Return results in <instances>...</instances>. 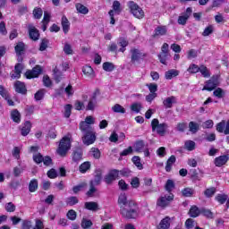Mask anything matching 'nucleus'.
<instances>
[{"instance_id": "53", "label": "nucleus", "mask_w": 229, "mask_h": 229, "mask_svg": "<svg viewBox=\"0 0 229 229\" xmlns=\"http://www.w3.org/2000/svg\"><path fill=\"white\" fill-rule=\"evenodd\" d=\"M187 71L191 74H196V72H199V66L197 64H191Z\"/></svg>"}, {"instance_id": "27", "label": "nucleus", "mask_w": 229, "mask_h": 229, "mask_svg": "<svg viewBox=\"0 0 229 229\" xmlns=\"http://www.w3.org/2000/svg\"><path fill=\"white\" fill-rule=\"evenodd\" d=\"M75 8L79 13H81L82 15H87L89 13V8H87L85 5L82 4H76Z\"/></svg>"}, {"instance_id": "9", "label": "nucleus", "mask_w": 229, "mask_h": 229, "mask_svg": "<svg viewBox=\"0 0 229 229\" xmlns=\"http://www.w3.org/2000/svg\"><path fill=\"white\" fill-rule=\"evenodd\" d=\"M42 74V67L40 65H37L31 71H27L25 72V76L28 80H31V78H38Z\"/></svg>"}, {"instance_id": "14", "label": "nucleus", "mask_w": 229, "mask_h": 229, "mask_svg": "<svg viewBox=\"0 0 229 229\" xmlns=\"http://www.w3.org/2000/svg\"><path fill=\"white\" fill-rule=\"evenodd\" d=\"M98 94L95 92L89 98L86 110H94L98 105Z\"/></svg>"}, {"instance_id": "49", "label": "nucleus", "mask_w": 229, "mask_h": 229, "mask_svg": "<svg viewBox=\"0 0 229 229\" xmlns=\"http://www.w3.org/2000/svg\"><path fill=\"white\" fill-rule=\"evenodd\" d=\"M225 126H226V121L223 120L222 122L216 124V131H218V133L225 132Z\"/></svg>"}, {"instance_id": "57", "label": "nucleus", "mask_w": 229, "mask_h": 229, "mask_svg": "<svg viewBox=\"0 0 229 229\" xmlns=\"http://www.w3.org/2000/svg\"><path fill=\"white\" fill-rule=\"evenodd\" d=\"M95 192H98V189L96 188V186L94 184L89 183V190L86 193L87 196H89V198H92V196H94Z\"/></svg>"}, {"instance_id": "29", "label": "nucleus", "mask_w": 229, "mask_h": 229, "mask_svg": "<svg viewBox=\"0 0 229 229\" xmlns=\"http://www.w3.org/2000/svg\"><path fill=\"white\" fill-rule=\"evenodd\" d=\"M159 226L161 229H168L171 226V218L169 216L161 220Z\"/></svg>"}, {"instance_id": "31", "label": "nucleus", "mask_w": 229, "mask_h": 229, "mask_svg": "<svg viewBox=\"0 0 229 229\" xmlns=\"http://www.w3.org/2000/svg\"><path fill=\"white\" fill-rule=\"evenodd\" d=\"M184 149H187V151H194L196 149V142L186 140L184 142Z\"/></svg>"}, {"instance_id": "55", "label": "nucleus", "mask_w": 229, "mask_h": 229, "mask_svg": "<svg viewBox=\"0 0 229 229\" xmlns=\"http://www.w3.org/2000/svg\"><path fill=\"white\" fill-rule=\"evenodd\" d=\"M200 214H203L205 217H208L209 219H212V217H214V213H212L210 209L201 208Z\"/></svg>"}, {"instance_id": "44", "label": "nucleus", "mask_w": 229, "mask_h": 229, "mask_svg": "<svg viewBox=\"0 0 229 229\" xmlns=\"http://www.w3.org/2000/svg\"><path fill=\"white\" fill-rule=\"evenodd\" d=\"M132 162H133L134 165H136V167H138V169H140V170L144 169V165H142V163H140V157L139 156H134L132 157Z\"/></svg>"}, {"instance_id": "51", "label": "nucleus", "mask_w": 229, "mask_h": 229, "mask_svg": "<svg viewBox=\"0 0 229 229\" xmlns=\"http://www.w3.org/2000/svg\"><path fill=\"white\" fill-rule=\"evenodd\" d=\"M82 72L85 76H92L94 74V69H92L89 65H86L82 68Z\"/></svg>"}, {"instance_id": "11", "label": "nucleus", "mask_w": 229, "mask_h": 229, "mask_svg": "<svg viewBox=\"0 0 229 229\" xmlns=\"http://www.w3.org/2000/svg\"><path fill=\"white\" fill-rule=\"evenodd\" d=\"M192 13V8L188 7L186 9V13L181 16H179L177 22L178 24H181V26H185L187 24V21H189V17H191V14Z\"/></svg>"}, {"instance_id": "16", "label": "nucleus", "mask_w": 229, "mask_h": 229, "mask_svg": "<svg viewBox=\"0 0 229 229\" xmlns=\"http://www.w3.org/2000/svg\"><path fill=\"white\" fill-rule=\"evenodd\" d=\"M14 89L15 91L18 92V94H26V92H28V90L26 89V85L20 81H17L14 83Z\"/></svg>"}, {"instance_id": "8", "label": "nucleus", "mask_w": 229, "mask_h": 229, "mask_svg": "<svg viewBox=\"0 0 229 229\" xmlns=\"http://www.w3.org/2000/svg\"><path fill=\"white\" fill-rule=\"evenodd\" d=\"M218 85H219V76L214 75L213 77H211L210 80H208L206 82V85L204 86L203 90H208V92H212V90H214V89L218 87Z\"/></svg>"}, {"instance_id": "62", "label": "nucleus", "mask_w": 229, "mask_h": 229, "mask_svg": "<svg viewBox=\"0 0 229 229\" xmlns=\"http://www.w3.org/2000/svg\"><path fill=\"white\" fill-rule=\"evenodd\" d=\"M68 219H70V221H75L76 219V211H74L73 209H70L67 214H66Z\"/></svg>"}, {"instance_id": "59", "label": "nucleus", "mask_w": 229, "mask_h": 229, "mask_svg": "<svg viewBox=\"0 0 229 229\" xmlns=\"http://www.w3.org/2000/svg\"><path fill=\"white\" fill-rule=\"evenodd\" d=\"M33 160L36 164H42L44 160V156L42 154L38 153L33 156Z\"/></svg>"}, {"instance_id": "4", "label": "nucleus", "mask_w": 229, "mask_h": 229, "mask_svg": "<svg viewBox=\"0 0 229 229\" xmlns=\"http://www.w3.org/2000/svg\"><path fill=\"white\" fill-rule=\"evenodd\" d=\"M69 149H71V140L67 136H64L59 142L57 153L60 157H65Z\"/></svg>"}, {"instance_id": "2", "label": "nucleus", "mask_w": 229, "mask_h": 229, "mask_svg": "<svg viewBox=\"0 0 229 229\" xmlns=\"http://www.w3.org/2000/svg\"><path fill=\"white\" fill-rule=\"evenodd\" d=\"M137 210V203L129 202L126 206L121 207L120 214L125 217V219H136L139 216Z\"/></svg>"}, {"instance_id": "13", "label": "nucleus", "mask_w": 229, "mask_h": 229, "mask_svg": "<svg viewBox=\"0 0 229 229\" xmlns=\"http://www.w3.org/2000/svg\"><path fill=\"white\" fill-rule=\"evenodd\" d=\"M29 35H30V38H31V40H34L35 42H37V40H38L40 37V33L38 32V30H37V28L33 26L29 27Z\"/></svg>"}, {"instance_id": "61", "label": "nucleus", "mask_w": 229, "mask_h": 229, "mask_svg": "<svg viewBox=\"0 0 229 229\" xmlns=\"http://www.w3.org/2000/svg\"><path fill=\"white\" fill-rule=\"evenodd\" d=\"M42 13H43V11L41 8L36 7L33 10V15H34L35 19H41Z\"/></svg>"}, {"instance_id": "25", "label": "nucleus", "mask_w": 229, "mask_h": 229, "mask_svg": "<svg viewBox=\"0 0 229 229\" xmlns=\"http://www.w3.org/2000/svg\"><path fill=\"white\" fill-rule=\"evenodd\" d=\"M182 194L184 198H192V196L196 194V191L194 190V188L188 187L182 190Z\"/></svg>"}, {"instance_id": "36", "label": "nucleus", "mask_w": 229, "mask_h": 229, "mask_svg": "<svg viewBox=\"0 0 229 229\" xmlns=\"http://www.w3.org/2000/svg\"><path fill=\"white\" fill-rule=\"evenodd\" d=\"M79 201L80 200L77 199V197L72 196L66 199L65 203L69 207H74V205H78Z\"/></svg>"}, {"instance_id": "10", "label": "nucleus", "mask_w": 229, "mask_h": 229, "mask_svg": "<svg viewBox=\"0 0 229 229\" xmlns=\"http://www.w3.org/2000/svg\"><path fill=\"white\" fill-rule=\"evenodd\" d=\"M119 178V170L114 169L109 172L107 175L105 177V182L107 185H110L113 182H115Z\"/></svg>"}, {"instance_id": "56", "label": "nucleus", "mask_w": 229, "mask_h": 229, "mask_svg": "<svg viewBox=\"0 0 229 229\" xmlns=\"http://www.w3.org/2000/svg\"><path fill=\"white\" fill-rule=\"evenodd\" d=\"M72 110V105L68 104L64 106V117H66V119H69L71 117Z\"/></svg>"}, {"instance_id": "5", "label": "nucleus", "mask_w": 229, "mask_h": 229, "mask_svg": "<svg viewBox=\"0 0 229 229\" xmlns=\"http://www.w3.org/2000/svg\"><path fill=\"white\" fill-rule=\"evenodd\" d=\"M174 200V195L173 193H169L167 195L160 196L157 200V207L159 208H167L171 202Z\"/></svg>"}, {"instance_id": "18", "label": "nucleus", "mask_w": 229, "mask_h": 229, "mask_svg": "<svg viewBox=\"0 0 229 229\" xmlns=\"http://www.w3.org/2000/svg\"><path fill=\"white\" fill-rule=\"evenodd\" d=\"M84 208L91 210V212H98L99 210V204L95 201L85 202Z\"/></svg>"}, {"instance_id": "6", "label": "nucleus", "mask_w": 229, "mask_h": 229, "mask_svg": "<svg viewBox=\"0 0 229 229\" xmlns=\"http://www.w3.org/2000/svg\"><path fill=\"white\" fill-rule=\"evenodd\" d=\"M131 54V64H135V62H140V60H144L146 56H148V54L142 52V50L139 48H131L130 50Z\"/></svg>"}, {"instance_id": "64", "label": "nucleus", "mask_w": 229, "mask_h": 229, "mask_svg": "<svg viewBox=\"0 0 229 229\" xmlns=\"http://www.w3.org/2000/svg\"><path fill=\"white\" fill-rule=\"evenodd\" d=\"M113 10L115 13H121V3L119 1H114L113 3Z\"/></svg>"}, {"instance_id": "15", "label": "nucleus", "mask_w": 229, "mask_h": 229, "mask_svg": "<svg viewBox=\"0 0 229 229\" xmlns=\"http://www.w3.org/2000/svg\"><path fill=\"white\" fill-rule=\"evenodd\" d=\"M134 202L133 200H128V198L126 197V193H121L118 197V205L120 207H126V205Z\"/></svg>"}, {"instance_id": "7", "label": "nucleus", "mask_w": 229, "mask_h": 229, "mask_svg": "<svg viewBox=\"0 0 229 229\" xmlns=\"http://www.w3.org/2000/svg\"><path fill=\"white\" fill-rule=\"evenodd\" d=\"M129 8L132 15L136 17V19H144V11L139 4H135V2H129Z\"/></svg>"}, {"instance_id": "26", "label": "nucleus", "mask_w": 229, "mask_h": 229, "mask_svg": "<svg viewBox=\"0 0 229 229\" xmlns=\"http://www.w3.org/2000/svg\"><path fill=\"white\" fill-rule=\"evenodd\" d=\"M178 74H180V72H178L177 70L172 69L165 72V80H173V78H176Z\"/></svg>"}, {"instance_id": "21", "label": "nucleus", "mask_w": 229, "mask_h": 229, "mask_svg": "<svg viewBox=\"0 0 229 229\" xmlns=\"http://www.w3.org/2000/svg\"><path fill=\"white\" fill-rule=\"evenodd\" d=\"M175 103L176 97L174 96L168 97L163 101L165 108H173V105H175Z\"/></svg>"}, {"instance_id": "12", "label": "nucleus", "mask_w": 229, "mask_h": 229, "mask_svg": "<svg viewBox=\"0 0 229 229\" xmlns=\"http://www.w3.org/2000/svg\"><path fill=\"white\" fill-rule=\"evenodd\" d=\"M165 35H167V27L157 26L154 30L153 38H158V37H164Z\"/></svg>"}, {"instance_id": "45", "label": "nucleus", "mask_w": 229, "mask_h": 229, "mask_svg": "<svg viewBox=\"0 0 229 229\" xmlns=\"http://www.w3.org/2000/svg\"><path fill=\"white\" fill-rule=\"evenodd\" d=\"M165 189L167 191V192H172L173 189H174V182L171 179H168L165 185Z\"/></svg>"}, {"instance_id": "33", "label": "nucleus", "mask_w": 229, "mask_h": 229, "mask_svg": "<svg viewBox=\"0 0 229 229\" xmlns=\"http://www.w3.org/2000/svg\"><path fill=\"white\" fill-rule=\"evenodd\" d=\"M90 167H91L90 162L86 161L79 166V171L80 173L85 174L87 173V171H89Z\"/></svg>"}, {"instance_id": "42", "label": "nucleus", "mask_w": 229, "mask_h": 229, "mask_svg": "<svg viewBox=\"0 0 229 229\" xmlns=\"http://www.w3.org/2000/svg\"><path fill=\"white\" fill-rule=\"evenodd\" d=\"M216 191L217 190L216 189V187L208 188L204 191V196H206L207 198H213Z\"/></svg>"}, {"instance_id": "48", "label": "nucleus", "mask_w": 229, "mask_h": 229, "mask_svg": "<svg viewBox=\"0 0 229 229\" xmlns=\"http://www.w3.org/2000/svg\"><path fill=\"white\" fill-rule=\"evenodd\" d=\"M119 46H121V48L119 49L120 53H124L126 51V47L128 46V41L124 38H120L118 42Z\"/></svg>"}, {"instance_id": "58", "label": "nucleus", "mask_w": 229, "mask_h": 229, "mask_svg": "<svg viewBox=\"0 0 229 229\" xmlns=\"http://www.w3.org/2000/svg\"><path fill=\"white\" fill-rule=\"evenodd\" d=\"M48 44L49 40L47 38H43L39 46V51H46V49H47Z\"/></svg>"}, {"instance_id": "30", "label": "nucleus", "mask_w": 229, "mask_h": 229, "mask_svg": "<svg viewBox=\"0 0 229 229\" xmlns=\"http://www.w3.org/2000/svg\"><path fill=\"white\" fill-rule=\"evenodd\" d=\"M38 189V181L37 179H32L29 183L30 192H36Z\"/></svg>"}, {"instance_id": "35", "label": "nucleus", "mask_w": 229, "mask_h": 229, "mask_svg": "<svg viewBox=\"0 0 229 229\" xmlns=\"http://www.w3.org/2000/svg\"><path fill=\"white\" fill-rule=\"evenodd\" d=\"M94 123H95L94 117L87 116L84 122H81L80 130H81L82 124H86V126H88L89 128H92V126H90V124H94Z\"/></svg>"}, {"instance_id": "60", "label": "nucleus", "mask_w": 229, "mask_h": 229, "mask_svg": "<svg viewBox=\"0 0 229 229\" xmlns=\"http://www.w3.org/2000/svg\"><path fill=\"white\" fill-rule=\"evenodd\" d=\"M5 210H6V212H15V210H16L15 204H13V202L6 203Z\"/></svg>"}, {"instance_id": "3", "label": "nucleus", "mask_w": 229, "mask_h": 229, "mask_svg": "<svg viewBox=\"0 0 229 229\" xmlns=\"http://www.w3.org/2000/svg\"><path fill=\"white\" fill-rule=\"evenodd\" d=\"M151 127L152 131H157L158 135L164 137L165 135V131H167V128H169V125L165 123H160L158 119L155 118L151 122Z\"/></svg>"}, {"instance_id": "28", "label": "nucleus", "mask_w": 229, "mask_h": 229, "mask_svg": "<svg viewBox=\"0 0 229 229\" xmlns=\"http://www.w3.org/2000/svg\"><path fill=\"white\" fill-rule=\"evenodd\" d=\"M174 162H176V157L174 156H171L167 161H166V165H165V171L166 173H170L172 167H173V164H174Z\"/></svg>"}, {"instance_id": "54", "label": "nucleus", "mask_w": 229, "mask_h": 229, "mask_svg": "<svg viewBox=\"0 0 229 229\" xmlns=\"http://www.w3.org/2000/svg\"><path fill=\"white\" fill-rule=\"evenodd\" d=\"M141 108H142V104H140V103H133L131 106V110L132 112H136V114H139V112H140Z\"/></svg>"}, {"instance_id": "32", "label": "nucleus", "mask_w": 229, "mask_h": 229, "mask_svg": "<svg viewBox=\"0 0 229 229\" xmlns=\"http://www.w3.org/2000/svg\"><path fill=\"white\" fill-rule=\"evenodd\" d=\"M11 117L14 123H21V113H19V110L14 109L11 113Z\"/></svg>"}, {"instance_id": "38", "label": "nucleus", "mask_w": 229, "mask_h": 229, "mask_svg": "<svg viewBox=\"0 0 229 229\" xmlns=\"http://www.w3.org/2000/svg\"><path fill=\"white\" fill-rule=\"evenodd\" d=\"M158 60L164 65H167V60H169V53H160L158 55Z\"/></svg>"}, {"instance_id": "19", "label": "nucleus", "mask_w": 229, "mask_h": 229, "mask_svg": "<svg viewBox=\"0 0 229 229\" xmlns=\"http://www.w3.org/2000/svg\"><path fill=\"white\" fill-rule=\"evenodd\" d=\"M228 159H229V157L226 155L216 157L215 158V165L216 167H222V165H225V164H226V162H228Z\"/></svg>"}, {"instance_id": "52", "label": "nucleus", "mask_w": 229, "mask_h": 229, "mask_svg": "<svg viewBox=\"0 0 229 229\" xmlns=\"http://www.w3.org/2000/svg\"><path fill=\"white\" fill-rule=\"evenodd\" d=\"M92 226V221L89 220L87 218H83L81 220V228L83 229H89Z\"/></svg>"}, {"instance_id": "39", "label": "nucleus", "mask_w": 229, "mask_h": 229, "mask_svg": "<svg viewBox=\"0 0 229 229\" xmlns=\"http://www.w3.org/2000/svg\"><path fill=\"white\" fill-rule=\"evenodd\" d=\"M113 112H114L115 114H126V109L124 107H123V106L119 105V104H115L113 107H112Z\"/></svg>"}, {"instance_id": "37", "label": "nucleus", "mask_w": 229, "mask_h": 229, "mask_svg": "<svg viewBox=\"0 0 229 229\" xmlns=\"http://www.w3.org/2000/svg\"><path fill=\"white\" fill-rule=\"evenodd\" d=\"M102 67H103L104 71H106V72H112V71H114L115 69V65L110 62L104 63Z\"/></svg>"}, {"instance_id": "23", "label": "nucleus", "mask_w": 229, "mask_h": 229, "mask_svg": "<svg viewBox=\"0 0 229 229\" xmlns=\"http://www.w3.org/2000/svg\"><path fill=\"white\" fill-rule=\"evenodd\" d=\"M61 24L63 26L64 33H69V30H71V22L65 15L62 17Z\"/></svg>"}, {"instance_id": "41", "label": "nucleus", "mask_w": 229, "mask_h": 229, "mask_svg": "<svg viewBox=\"0 0 229 229\" xmlns=\"http://www.w3.org/2000/svg\"><path fill=\"white\" fill-rule=\"evenodd\" d=\"M215 199L220 203V205H225L228 199V195L226 194H218L216 196Z\"/></svg>"}, {"instance_id": "63", "label": "nucleus", "mask_w": 229, "mask_h": 229, "mask_svg": "<svg viewBox=\"0 0 229 229\" xmlns=\"http://www.w3.org/2000/svg\"><path fill=\"white\" fill-rule=\"evenodd\" d=\"M225 92L223 91V89L221 88H217L214 92H213V96H215V98H218L219 99H221V98H223Z\"/></svg>"}, {"instance_id": "1", "label": "nucleus", "mask_w": 229, "mask_h": 229, "mask_svg": "<svg viewBox=\"0 0 229 229\" xmlns=\"http://www.w3.org/2000/svg\"><path fill=\"white\" fill-rule=\"evenodd\" d=\"M81 131L83 133V144L90 146V144L96 142V132H94V128L87 126V123H82Z\"/></svg>"}, {"instance_id": "20", "label": "nucleus", "mask_w": 229, "mask_h": 229, "mask_svg": "<svg viewBox=\"0 0 229 229\" xmlns=\"http://www.w3.org/2000/svg\"><path fill=\"white\" fill-rule=\"evenodd\" d=\"M102 179H103V175L101 174V171L98 170L96 172L94 179L89 182V184L95 185V187L98 186V185H101V180Z\"/></svg>"}, {"instance_id": "47", "label": "nucleus", "mask_w": 229, "mask_h": 229, "mask_svg": "<svg viewBox=\"0 0 229 229\" xmlns=\"http://www.w3.org/2000/svg\"><path fill=\"white\" fill-rule=\"evenodd\" d=\"M46 94V89H39L35 95L34 98L36 101H41V99H44V95Z\"/></svg>"}, {"instance_id": "40", "label": "nucleus", "mask_w": 229, "mask_h": 229, "mask_svg": "<svg viewBox=\"0 0 229 229\" xmlns=\"http://www.w3.org/2000/svg\"><path fill=\"white\" fill-rule=\"evenodd\" d=\"M89 153L93 158H96V160H99V158H101V151H99V148H92Z\"/></svg>"}, {"instance_id": "17", "label": "nucleus", "mask_w": 229, "mask_h": 229, "mask_svg": "<svg viewBox=\"0 0 229 229\" xmlns=\"http://www.w3.org/2000/svg\"><path fill=\"white\" fill-rule=\"evenodd\" d=\"M81 160H83V151L81 148H76L72 153V162L78 164Z\"/></svg>"}, {"instance_id": "43", "label": "nucleus", "mask_w": 229, "mask_h": 229, "mask_svg": "<svg viewBox=\"0 0 229 229\" xmlns=\"http://www.w3.org/2000/svg\"><path fill=\"white\" fill-rule=\"evenodd\" d=\"M189 128L191 133H198V131L199 130V124L195 122H190Z\"/></svg>"}, {"instance_id": "46", "label": "nucleus", "mask_w": 229, "mask_h": 229, "mask_svg": "<svg viewBox=\"0 0 229 229\" xmlns=\"http://www.w3.org/2000/svg\"><path fill=\"white\" fill-rule=\"evenodd\" d=\"M23 51H24V43L22 42L18 43L15 47L16 55H18V56H21Z\"/></svg>"}, {"instance_id": "24", "label": "nucleus", "mask_w": 229, "mask_h": 229, "mask_svg": "<svg viewBox=\"0 0 229 229\" xmlns=\"http://www.w3.org/2000/svg\"><path fill=\"white\" fill-rule=\"evenodd\" d=\"M201 214V209L198 206H191L189 210L190 217H198Z\"/></svg>"}, {"instance_id": "34", "label": "nucleus", "mask_w": 229, "mask_h": 229, "mask_svg": "<svg viewBox=\"0 0 229 229\" xmlns=\"http://www.w3.org/2000/svg\"><path fill=\"white\" fill-rule=\"evenodd\" d=\"M144 146H146L144 140L136 141L134 145L135 151H137V153H142V151H144Z\"/></svg>"}, {"instance_id": "50", "label": "nucleus", "mask_w": 229, "mask_h": 229, "mask_svg": "<svg viewBox=\"0 0 229 229\" xmlns=\"http://www.w3.org/2000/svg\"><path fill=\"white\" fill-rule=\"evenodd\" d=\"M199 69V72H201L204 78H210V72H208V69L207 68V66L201 65Z\"/></svg>"}, {"instance_id": "22", "label": "nucleus", "mask_w": 229, "mask_h": 229, "mask_svg": "<svg viewBox=\"0 0 229 229\" xmlns=\"http://www.w3.org/2000/svg\"><path fill=\"white\" fill-rule=\"evenodd\" d=\"M30 131H31V122L26 121L24 125L21 127V134L22 137H26L30 134Z\"/></svg>"}]
</instances>
